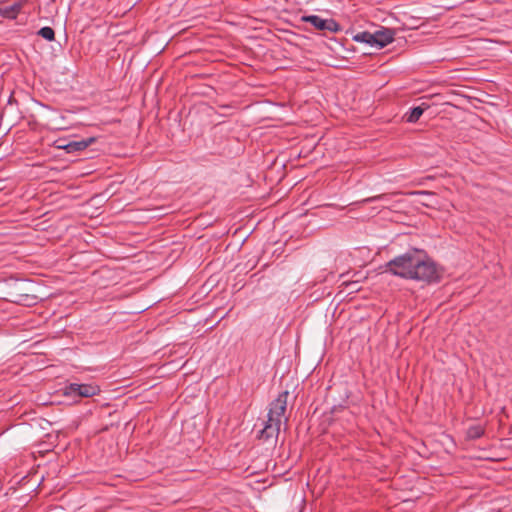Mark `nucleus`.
<instances>
[{
    "mask_svg": "<svg viewBox=\"0 0 512 512\" xmlns=\"http://www.w3.org/2000/svg\"><path fill=\"white\" fill-rule=\"evenodd\" d=\"M385 271L404 279L425 283L438 282L440 279L434 261L420 257L417 250L396 256L387 262Z\"/></svg>",
    "mask_w": 512,
    "mask_h": 512,
    "instance_id": "1",
    "label": "nucleus"
},
{
    "mask_svg": "<svg viewBox=\"0 0 512 512\" xmlns=\"http://www.w3.org/2000/svg\"><path fill=\"white\" fill-rule=\"evenodd\" d=\"M288 396V391H284L270 403L268 412V419H270V422L276 421L278 423H282V416L284 415L287 408Z\"/></svg>",
    "mask_w": 512,
    "mask_h": 512,
    "instance_id": "2",
    "label": "nucleus"
},
{
    "mask_svg": "<svg viewBox=\"0 0 512 512\" xmlns=\"http://www.w3.org/2000/svg\"><path fill=\"white\" fill-rule=\"evenodd\" d=\"M303 22L310 23L314 28L321 31L338 32L340 25L334 19H323L318 15H305L302 16Z\"/></svg>",
    "mask_w": 512,
    "mask_h": 512,
    "instance_id": "3",
    "label": "nucleus"
},
{
    "mask_svg": "<svg viewBox=\"0 0 512 512\" xmlns=\"http://www.w3.org/2000/svg\"><path fill=\"white\" fill-rule=\"evenodd\" d=\"M96 141L95 137H87L79 140L67 141L65 139L57 140V148L65 150L67 153L74 154L85 150L89 145Z\"/></svg>",
    "mask_w": 512,
    "mask_h": 512,
    "instance_id": "4",
    "label": "nucleus"
},
{
    "mask_svg": "<svg viewBox=\"0 0 512 512\" xmlns=\"http://www.w3.org/2000/svg\"><path fill=\"white\" fill-rule=\"evenodd\" d=\"M100 392V388L97 385L93 384H79V383H70L65 388V394L69 396H79L84 398H89L97 395Z\"/></svg>",
    "mask_w": 512,
    "mask_h": 512,
    "instance_id": "5",
    "label": "nucleus"
},
{
    "mask_svg": "<svg viewBox=\"0 0 512 512\" xmlns=\"http://www.w3.org/2000/svg\"><path fill=\"white\" fill-rule=\"evenodd\" d=\"M280 426L281 423H278L276 421L270 422V419H268L265 423L264 428L259 431V439L269 441L274 438L276 441L280 433Z\"/></svg>",
    "mask_w": 512,
    "mask_h": 512,
    "instance_id": "6",
    "label": "nucleus"
},
{
    "mask_svg": "<svg viewBox=\"0 0 512 512\" xmlns=\"http://www.w3.org/2000/svg\"><path fill=\"white\" fill-rule=\"evenodd\" d=\"M394 31L389 28H383L375 32L377 40V49H382L394 40Z\"/></svg>",
    "mask_w": 512,
    "mask_h": 512,
    "instance_id": "7",
    "label": "nucleus"
},
{
    "mask_svg": "<svg viewBox=\"0 0 512 512\" xmlns=\"http://www.w3.org/2000/svg\"><path fill=\"white\" fill-rule=\"evenodd\" d=\"M429 108V105L422 104L420 106H416L411 108L406 114H405V120L408 123H416L419 118L423 115L424 111Z\"/></svg>",
    "mask_w": 512,
    "mask_h": 512,
    "instance_id": "8",
    "label": "nucleus"
},
{
    "mask_svg": "<svg viewBox=\"0 0 512 512\" xmlns=\"http://www.w3.org/2000/svg\"><path fill=\"white\" fill-rule=\"evenodd\" d=\"M22 4L20 2H15L12 5L4 6L0 8V14L2 17L7 19H15L20 13Z\"/></svg>",
    "mask_w": 512,
    "mask_h": 512,
    "instance_id": "9",
    "label": "nucleus"
},
{
    "mask_svg": "<svg viewBox=\"0 0 512 512\" xmlns=\"http://www.w3.org/2000/svg\"><path fill=\"white\" fill-rule=\"evenodd\" d=\"M485 429L481 425H472L467 429L466 436L470 440L479 439L484 435Z\"/></svg>",
    "mask_w": 512,
    "mask_h": 512,
    "instance_id": "10",
    "label": "nucleus"
},
{
    "mask_svg": "<svg viewBox=\"0 0 512 512\" xmlns=\"http://www.w3.org/2000/svg\"><path fill=\"white\" fill-rule=\"evenodd\" d=\"M38 35L41 36L42 38H44L47 41H53L55 39V32L49 26L42 27L38 31Z\"/></svg>",
    "mask_w": 512,
    "mask_h": 512,
    "instance_id": "11",
    "label": "nucleus"
},
{
    "mask_svg": "<svg viewBox=\"0 0 512 512\" xmlns=\"http://www.w3.org/2000/svg\"><path fill=\"white\" fill-rule=\"evenodd\" d=\"M369 35L370 32L368 31L359 32L353 36V40L355 42L368 44Z\"/></svg>",
    "mask_w": 512,
    "mask_h": 512,
    "instance_id": "12",
    "label": "nucleus"
},
{
    "mask_svg": "<svg viewBox=\"0 0 512 512\" xmlns=\"http://www.w3.org/2000/svg\"><path fill=\"white\" fill-rule=\"evenodd\" d=\"M386 198H387L386 194H380V195L368 197V198L364 199L362 202L363 203H373V202H376V201H379V200H384Z\"/></svg>",
    "mask_w": 512,
    "mask_h": 512,
    "instance_id": "13",
    "label": "nucleus"
},
{
    "mask_svg": "<svg viewBox=\"0 0 512 512\" xmlns=\"http://www.w3.org/2000/svg\"><path fill=\"white\" fill-rule=\"evenodd\" d=\"M368 44L370 46H372V47H376L377 48V40H376V37H375V32L374 33L370 32L369 39H368Z\"/></svg>",
    "mask_w": 512,
    "mask_h": 512,
    "instance_id": "14",
    "label": "nucleus"
}]
</instances>
